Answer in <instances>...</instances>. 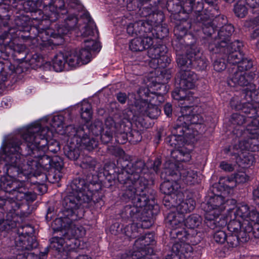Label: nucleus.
<instances>
[{
	"label": "nucleus",
	"instance_id": "1",
	"mask_svg": "<svg viewBox=\"0 0 259 259\" xmlns=\"http://www.w3.org/2000/svg\"><path fill=\"white\" fill-rule=\"evenodd\" d=\"M114 165L107 166L103 168V171L98 175H94L91 173L88 174L86 179H83L87 185L91 183H98L101 185L99 192L102 195V187L110 188L112 192L115 191L118 183L123 184L120 190L118 193L117 200L115 205L118 206L131 202L133 205L127 204L123 206L120 212V216L124 221L136 219L142 220L141 225L148 228L152 225L154 219L159 213V206L156 203L155 199L152 195L146 194L147 189L142 188L140 185H135L132 181H121L118 175L115 173L113 168Z\"/></svg>",
	"mask_w": 259,
	"mask_h": 259
},
{
	"label": "nucleus",
	"instance_id": "2",
	"mask_svg": "<svg viewBox=\"0 0 259 259\" xmlns=\"http://www.w3.org/2000/svg\"><path fill=\"white\" fill-rule=\"evenodd\" d=\"M100 189L99 183H91L88 186L83 179L79 177L74 179L67 186V194L63 201L62 216L55 219L51 223L53 233H62L65 237L71 236L78 239L82 238L85 235L84 228L73 223L83 218L85 208L101 209L104 201L99 192Z\"/></svg>",
	"mask_w": 259,
	"mask_h": 259
},
{
	"label": "nucleus",
	"instance_id": "3",
	"mask_svg": "<svg viewBox=\"0 0 259 259\" xmlns=\"http://www.w3.org/2000/svg\"><path fill=\"white\" fill-rule=\"evenodd\" d=\"M116 154L119 156L116 164L107 162L105 164L104 168L114 164L115 173L121 181L125 180L132 181L136 185H140L142 189H147L148 186L153 184L155 175L160 172L162 166L161 156L151 157L145 162L141 159H134L133 156L126 155L121 148L116 149Z\"/></svg>",
	"mask_w": 259,
	"mask_h": 259
},
{
	"label": "nucleus",
	"instance_id": "4",
	"mask_svg": "<svg viewBox=\"0 0 259 259\" xmlns=\"http://www.w3.org/2000/svg\"><path fill=\"white\" fill-rule=\"evenodd\" d=\"M220 3V0H195L192 2V11L187 20L196 33L201 30L210 34L213 32V25L226 22V16L221 14Z\"/></svg>",
	"mask_w": 259,
	"mask_h": 259
},
{
	"label": "nucleus",
	"instance_id": "5",
	"mask_svg": "<svg viewBox=\"0 0 259 259\" xmlns=\"http://www.w3.org/2000/svg\"><path fill=\"white\" fill-rule=\"evenodd\" d=\"M20 218L16 214L9 213L7 219L0 221V230L8 231L11 229L18 227L17 235L15 238V244L19 253L16 259H46L47 254L40 252L39 255L32 251L38 246V243L33 236L34 230L29 225L20 226L18 222Z\"/></svg>",
	"mask_w": 259,
	"mask_h": 259
},
{
	"label": "nucleus",
	"instance_id": "6",
	"mask_svg": "<svg viewBox=\"0 0 259 259\" xmlns=\"http://www.w3.org/2000/svg\"><path fill=\"white\" fill-rule=\"evenodd\" d=\"M192 24L175 25L171 45L176 52V62L179 71L191 70L193 57L199 52L196 34L189 31Z\"/></svg>",
	"mask_w": 259,
	"mask_h": 259
},
{
	"label": "nucleus",
	"instance_id": "7",
	"mask_svg": "<svg viewBox=\"0 0 259 259\" xmlns=\"http://www.w3.org/2000/svg\"><path fill=\"white\" fill-rule=\"evenodd\" d=\"M227 22V20L220 25H213V32L210 34L202 31L206 36L202 37L200 42L205 50L213 53L223 52L228 54L235 49L243 47V42L239 40L229 44L235 29L232 24Z\"/></svg>",
	"mask_w": 259,
	"mask_h": 259
},
{
	"label": "nucleus",
	"instance_id": "8",
	"mask_svg": "<svg viewBox=\"0 0 259 259\" xmlns=\"http://www.w3.org/2000/svg\"><path fill=\"white\" fill-rule=\"evenodd\" d=\"M202 217L195 213L184 219V225L188 228L186 232L188 235L183 239L182 243H174L171 253L167 254L164 259H188L193 254V245L199 243L202 240L204 234L198 230L202 225Z\"/></svg>",
	"mask_w": 259,
	"mask_h": 259
},
{
	"label": "nucleus",
	"instance_id": "9",
	"mask_svg": "<svg viewBox=\"0 0 259 259\" xmlns=\"http://www.w3.org/2000/svg\"><path fill=\"white\" fill-rule=\"evenodd\" d=\"M242 49H235L227 54L230 64L237 66L236 70L227 78V84L230 87L251 85L257 75L256 71L247 72L253 68V63L252 59L243 53Z\"/></svg>",
	"mask_w": 259,
	"mask_h": 259
},
{
	"label": "nucleus",
	"instance_id": "10",
	"mask_svg": "<svg viewBox=\"0 0 259 259\" xmlns=\"http://www.w3.org/2000/svg\"><path fill=\"white\" fill-rule=\"evenodd\" d=\"M153 44V39L147 33L132 39L129 42V49L133 52H142L148 49V55L151 58L149 65L151 68L166 67L171 62L167 47L161 44L152 46Z\"/></svg>",
	"mask_w": 259,
	"mask_h": 259
},
{
	"label": "nucleus",
	"instance_id": "11",
	"mask_svg": "<svg viewBox=\"0 0 259 259\" xmlns=\"http://www.w3.org/2000/svg\"><path fill=\"white\" fill-rule=\"evenodd\" d=\"M193 106L184 105L181 109V115L180 116L171 130L172 136L170 142L179 141L181 144L184 143L187 139H193L195 134L193 125L201 124L203 118L198 113H195Z\"/></svg>",
	"mask_w": 259,
	"mask_h": 259
},
{
	"label": "nucleus",
	"instance_id": "12",
	"mask_svg": "<svg viewBox=\"0 0 259 259\" xmlns=\"http://www.w3.org/2000/svg\"><path fill=\"white\" fill-rule=\"evenodd\" d=\"M142 227L139 225L138 228L141 229L139 235L135 238L134 247L133 250L126 251L123 253H119L118 257L120 259H158L152 255L153 248L152 245L155 243L154 234L144 229L150 228Z\"/></svg>",
	"mask_w": 259,
	"mask_h": 259
},
{
	"label": "nucleus",
	"instance_id": "13",
	"mask_svg": "<svg viewBox=\"0 0 259 259\" xmlns=\"http://www.w3.org/2000/svg\"><path fill=\"white\" fill-rule=\"evenodd\" d=\"M220 183L219 180V182L212 186L206 197V203L202 205L205 211L219 212L221 214L224 210L230 211L233 208L236 200L227 198L232 193L229 190H227V187L224 184Z\"/></svg>",
	"mask_w": 259,
	"mask_h": 259
},
{
	"label": "nucleus",
	"instance_id": "14",
	"mask_svg": "<svg viewBox=\"0 0 259 259\" xmlns=\"http://www.w3.org/2000/svg\"><path fill=\"white\" fill-rule=\"evenodd\" d=\"M60 236H54L50 239V254L56 259H66L72 251L80 249V240L71 236L65 237L60 233Z\"/></svg>",
	"mask_w": 259,
	"mask_h": 259
},
{
	"label": "nucleus",
	"instance_id": "15",
	"mask_svg": "<svg viewBox=\"0 0 259 259\" xmlns=\"http://www.w3.org/2000/svg\"><path fill=\"white\" fill-rule=\"evenodd\" d=\"M246 135L233 140L231 144L240 151H259V119H253L246 127Z\"/></svg>",
	"mask_w": 259,
	"mask_h": 259
},
{
	"label": "nucleus",
	"instance_id": "16",
	"mask_svg": "<svg viewBox=\"0 0 259 259\" xmlns=\"http://www.w3.org/2000/svg\"><path fill=\"white\" fill-rule=\"evenodd\" d=\"M195 0H162L163 6H166L167 10L171 14L170 19L175 25L188 23L187 20L192 11V2Z\"/></svg>",
	"mask_w": 259,
	"mask_h": 259
},
{
	"label": "nucleus",
	"instance_id": "17",
	"mask_svg": "<svg viewBox=\"0 0 259 259\" xmlns=\"http://www.w3.org/2000/svg\"><path fill=\"white\" fill-rule=\"evenodd\" d=\"M84 135L80 136L84 138V141L81 142L78 141L77 138L74 137H66L68 143L63 147V150L65 155L70 160L77 161L80 156L81 149L87 150L89 152L92 151L98 146V141L95 138L91 139L84 132Z\"/></svg>",
	"mask_w": 259,
	"mask_h": 259
},
{
	"label": "nucleus",
	"instance_id": "18",
	"mask_svg": "<svg viewBox=\"0 0 259 259\" xmlns=\"http://www.w3.org/2000/svg\"><path fill=\"white\" fill-rule=\"evenodd\" d=\"M80 21H82V20L80 19V15L78 18L76 14L73 13L68 15L62 23L56 24L54 28L52 24L53 22H50V37L60 40V42L54 43L50 38V47L52 45L58 46L61 44L64 41L65 35L76 28L81 27V24L79 23Z\"/></svg>",
	"mask_w": 259,
	"mask_h": 259
},
{
	"label": "nucleus",
	"instance_id": "19",
	"mask_svg": "<svg viewBox=\"0 0 259 259\" xmlns=\"http://www.w3.org/2000/svg\"><path fill=\"white\" fill-rule=\"evenodd\" d=\"M185 215L177 211H170L164 219V222L167 227L170 229L169 235L171 239L174 240V243H182L183 239L186 238L188 234L186 230L182 227L184 224Z\"/></svg>",
	"mask_w": 259,
	"mask_h": 259
},
{
	"label": "nucleus",
	"instance_id": "20",
	"mask_svg": "<svg viewBox=\"0 0 259 259\" xmlns=\"http://www.w3.org/2000/svg\"><path fill=\"white\" fill-rule=\"evenodd\" d=\"M171 136L172 133H171V135L166 138L165 142L168 145L174 147L175 149L171 150L170 158L166 160L164 163L163 171L165 170V165L168 161L176 164L179 166V169H180L183 167V163L189 162L191 159V151L184 147V145L189 143L192 139H187L186 142L182 144L178 140L170 142L169 140Z\"/></svg>",
	"mask_w": 259,
	"mask_h": 259
},
{
	"label": "nucleus",
	"instance_id": "21",
	"mask_svg": "<svg viewBox=\"0 0 259 259\" xmlns=\"http://www.w3.org/2000/svg\"><path fill=\"white\" fill-rule=\"evenodd\" d=\"M161 1L162 0H132L127 4L126 8L132 19L135 14H137L145 18V20H142L147 21L156 7L166 9V6H163Z\"/></svg>",
	"mask_w": 259,
	"mask_h": 259
},
{
	"label": "nucleus",
	"instance_id": "22",
	"mask_svg": "<svg viewBox=\"0 0 259 259\" xmlns=\"http://www.w3.org/2000/svg\"><path fill=\"white\" fill-rule=\"evenodd\" d=\"M142 220H137L136 219L124 221L122 220L120 216V213L117 218V220L110 227L111 233L114 235L119 234H123L126 237L128 240H131L136 238L141 231V229L138 228L141 225Z\"/></svg>",
	"mask_w": 259,
	"mask_h": 259
},
{
	"label": "nucleus",
	"instance_id": "23",
	"mask_svg": "<svg viewBox=\"0 0 259 259\" xmlns=\"http://www.w3.org/2000/svg\"><path fill=\"white\" fill-rule=\"evenodd\" d=\"M67 7L78 11L84 9L79 0H50V22L63 19L68 12Z\"/></svg>",
	"mask_w": 259,
	"mask_h": 259
},
{
	"label": "nucleus",
	"instance_id": "24",
	"mask_svg": "<svg viewBox=\"0 0 259 259\" xmlns=\"http://www.w3.org/2000/svg\"><path fill=\"white\" fill-rule=\"evenodd\" d=\"M247 220H242L235 217L231 218L227 224V229L229 232V241L232 246L241 245L249 241L248 235H246Z\"/></svg>",
	"mask_w": 259,
	"mask_h": 259
},
{
	"label": "nucleus",
	"instance_id": "25",
	"mask_svg": "<svg viewBox=\"0 0 259 259\" xmlns=\"http://www.w3.org/2000/svg\"><path fill=\"white\" fill-rule=\"evenodd\" d=\"M65 117L61 114H58L53 116L52 118L51 122H50V127H52L54 128L55 131L61 135H64L65 137H77V141H83L84 138L83 137L80 139V136L84 135V131L82 127H75L74 124H70L65 126ZM50 132L51 128H50Z\"/></svg>",
	"mask_w": 259,
	"mask_h": 259
},
{
	"label": "nucleus",
	"instance_id": "26",
	"mask_svg": "<svg viewBox=\"0 0 259 259\" xmlns=\"http://www.w3.org/2000/svg\"><path fill=\"white\" fill-rule=\"evenodd\" d=\"M167 177H176L184 188L183 184L186 185H194L197 179V172L190 169H179V166L176 164L168 161L165 165L163 171Z\"/></svg>",
	"mask_w": 259,
	"mask_h": 259
},
{
	"label": "nucleus",
	"instance_id": "27",
	"mask_svg": "<svg viewBox=\"0 0 259 259\" xmlns=\"http://www.w3.org/2000/svg\"><path fill=\"white\" fill-rule=\"evenodd\" d=\"M227 158H229L232 163L244 168L248 167L255 162L252 154L247 151H240V149L234 148L231 144L223 149Z\"/></svg>",
	"mask_w": 259,
	"mask_h": 259
},
{
	"label": "nucleus",
	"instance_id": "28",
	"mask_svg": "<svg viewBox=\"0 0 259 259\" xmlns=\"http://www.w3.org/2000/svg\"><path fill=\"white\" fill-rule=\"evenodd\" d=\"M171 177L170 180L164 181L160 186V192L165 195L163 199V203L167 208H170L174 206L175 197L177 196L180 189L182 188L178 178Z\"/></svg>",
	"mask_w": 259,
	"mask_h": 259
},
{
	"label": "nucleus",
	"instance_id": "29",
	"mask_svg": "<svg viewBox=\"0 0 259 259\" xmlns=\"http://www.w3.org/2000/svg\"><path fill=\"white\" fill-rule=\"evenodd\" d=\"M141 114L146 115L149 119H156L161 113V109L158 106L149 102L148 99L142 96V91L138 92L135 97V106Z\"/></svg>",
	"mask_w": 259,
	"mask_h": 259
},
{
	"label": "nucleus",
	"instance_id": "30",
	"mask_svg": "<svg viewBox=\"0 0 259 259\" xmlns=\"http://www.w3.org/2000/svg\"><path fill=\"white\" fill-rule=\"evenodd\" d=\"M255 118H257L256 115L249 118L246 114L243 115L238 113H233L230 119L232 124L235 125L232 132L233 140L246 135V126Z\"/></svg>",
	"mask_w": 259,
	"mask_h": 259
},
{
	"label": "nucleus",
	"instance_id": "31",
	"mask_svg": "<svg viewBox=\"0 0 259 259\" xmlns=\"http://www.w3.org/2000/svg\"><path fill=\"white\" fill-rule=\"evenodd\" d=\"M70 58H69V65L76 67L89 63L91 61V52L84 48L79 50L74 49L69 51Z\"/></svg>",
	"mask_w": 259,
	"mask_h": 259
},
{
	"label": "nucleus",
	"instance_id": "32",
	"mask_svg": "<svg viewBox=\"0 0 259 259\" xmlns=\"http://www.w3.org/2000/svg\"><path fill=\"white\" fill-rule=\"evenodd\" d=\"M241 98L242 97L237 95L232 97L230 100V107L233 110L246 114L249 118L253 117L254 113H256L255 108H253V103L247 101L244 102Z\"/></svg>",
	"mask_w": 259,
	"mask_h": 259
},
{
	"label": "nucleus",
	"instance_id": "33",
	"mask_svg": "<svg viewBox=\"0 0 259 259\" xmlns=\"http://www.w3.org/2000/svg\"><path fill=\"white\" fill-rule=\"evenodd\" d=\"M36 196L35 193L27 192L24 187V189H19L17 192V195L12 202L11 207L13 210L21 208L23 211L24 208L28 207L27 202L33 201L36 199Z\"/></svg>",
	"mask_w": 259,
	"mask_h": 259
},
{
	"label": "nucleus",
	"instance_id": "34",
	"mask_svg": "<svg viewBox=\"0 0 259 259\" xmlns=\"http://www.w3.org/2000/svg\"><path fill=\"white\" fill-rule=\"evenodd\" d=\"M63 167V159L61 157L58 155H50V179L53 176L50 183L58 182L61 180L62 177L61 171Z\"/></svg>",
	"mask_w": 259,
	"mask_h": 259
},
{
	"label": "nucleus",
	"instance_id": "35",
	"mask_svg": "<svg viewBox=\"0 0 259 259\" xmlns=\"http://www.w3.org/2000/svg\"><path fill=\"white\" fill-rule=\"evenodd\" d=\"M242 87H246L242 90L241 97L247 101L249 102H253L255 104H253V108H255L256 113H254L257 118L254 119H259V87L255 88V85L254 81H252L251 85H243Z\"/></svg>",
	"mask_w": 259,
	"mask_h": 259
},
{
	"label": "nucleus",
	"instance_id": "36",
	"mask_svg": "<svg viewBox=\"0 0 259 259\" xmlns=\"http://www.w3.org/2000/svg\"><path fill=\"white\" fill-rule=\"evenodd\" d=\"M167 66H166V67ZM164 68H157L156 69H162L160 75L156 77L155 81H153L154 90L155 92L159 93L160 95H166L168 91L167 83L171 78L170 71Z\"/></svg>",
	"mask_w": 259,
	"mask_h": 259
},
{
	"label": "nucleus",
	"instance_id": "37",
	"mask_svg": "<svg viewBox=\"0 0 259 259\" xmlns=\"http://www.w3.org/2000/svg\"><path fill=\"white\" fill-rule=\"evenodd\" d=\"M249 179V177L244 172H239L234 174L230 177H221L220 180L221 183L224 184L227 187V190H229L232 193L234 188L237 184L244 183Z\"/></svg>",
	"mask_w": 259,
	"mask_h": 259
},
{
	"label": "nucleus",
	"instance_id": "38",
	"mask_svg": "<svg viewBox=\"0 0 259 259\" xmlns=\"http://www.w3.org/2000/svg\"><path fill=\"white\" fill-rule=\"evenodd\" d=\"M126 32L129 36H140L147 34L150 31L151 26L142 20H139L134 23H130L126 26Z\"/></svg>",
	"mask_w": 259,
	"mask_h": 259
},
{
	"label": "nucleus",
	"instance_id": "39",
	"mask_svg": "<svg viewBox=\"0 0 259 259\" xmlns=\"http://www.w3.org/2000/svg\"><path fill=\"white\" fill-rule=\"evenodd\" d=\"M179 86L184 89L191 90L195 88L198 79L197 75L192 70L179 71Z\"/></svg>",
	"mask_w": 259,
	"mask_h": 259
},
{
	"label": "nucleus",
	"instance_id": "40",
	"mask_svg": "<svg viewBox=\"0 0 259 259\" xmlns=\"http://www.w3.org/2000/svg\"><path fill=\"white\" fill-rule=\"evenodd\" d=\"M70 56V53L68 51L64 53L59 52L57 54L52 60V64L50 62V70L52 68L56 72H61L65 68L66 65L72 68L73 67L69 65L68 61Z\"/></svg>",
	"mask_w": 259,
	"mask_h": 259
},
{
	"label": "nucleus",
	"instance_id": "41",
	"mask_svg": "<svg viewBox=\"0 0 259 259\" xmlns=\"http://www.w3.org/2000/svg\"><path fill=\"white\" fill-rule=\"evenodd\" d=\"M80 19L82 20L84 24L82 35L84 37L89 36H94L96 32L99 35V31L97 26L92 18L90 13L88 11H84L80 15Z\"/></svg>",
	"mask_w": 259,
	"mask_h": 259
},
{
	"label": "nucleus",
	"instance_id": "42",
	"mask_svg": "<svg viewBox=\"0 0 259 259\" xmlns=\"http://www.w3.org/2000/svg\"><path fill=\"white\" fill-rule=\"evenodd\" d=\"M205 212L203 223L204 227H206L207 228L214 230L227 224V222H225L224 220L221 221L222 217H220L221 214H220L219 212L212 211Z\"/></svg>",
	"mask_w": 259,
	"mask_h": 259
},
{
	"label": "nucleus",
	"instance_id": "43",
	"mask_svg": "<svg viewBox=\"0 0 259 259\" xmlns=\"http://www.w3.org/2000/svg\"><path fill=\"white\" fill-rule=\"evenodd\" d=\"M211 58L214 57L213 56L215 55V59L213 62V69L219 72H221L226 69L227 66V63L230 64L228 61V57L227 54L223 52L214 53L209 51Z\"/></svg>",
	"mask_w": 259,
	"mask_h": 259
},
{
	"label": "nucleus",
	"instance_id": "44",
	"mask_svg": "<svg viewBox=\"0 0 259 259\" xmlns=\"http://www.w3.org/2000/svg\"><path fill=\"white\" fill-rule=\"evenodd\" d=\"M192 92L188 89H184L183 88L176 87L171 92V97L175 100L178 101L183 106L185 101H190L193 98Z\"/></svg>",
	"mask_w": 259,
	"mask_h": 259
},
{
	"label": "nucleus",
	"instance_id": "45",
	"mask_svg": "<svg viewBox=\"0 0 259 259\" xmlns=\"http://www.w3.org/2000/svg\"><path fill=\"white\" fill-rule=\"evenodd\" d=\"M233 208L230 211H227L228 214L231 218L235 217V218H238L243 221L246 219L247 213L249 210V207L245 204H239L237 205V202L234 204Z\"/></svg>",
	"mask_w": 259,
	"mask_h": 259
},
{
	"label": "nucleus",
	"instance_id": "46",
	"mask_svg": "<svg viewBox=\"0 0 259 259\" xmlns=\"http://www.w3.org/2000/svg\"><path fill=\"white\" fill-rule=\"evenodd\" d=\"M168 33L169 29L165 24L157 25L154 26V27L151 26L150 31L147 32L148 36H150L152 39V37H153L160 40H162L168 36Z\"/></svg>",
	"mask_w": 259,
	"mask_h": 259
},
{
	"label": "nucleus",
	"instance_id": "47",
	"mask_svg": "<svg viewBox=\"0 0 259 259\" xmlns=\"http://www.w3.org/2000/svg\"><path fill=\"white\" fill-rule=\"evenodd\" d=\"M229 233L227 234L226 232L222 230L216 231L213 234V239L215 242L219 244H223L226 242L227 246H225L223 248V251L226 253L228 250H231L232 248L237 247L238 246H232L229 241Z\"/></svg>",
	"mask_w": 259,
	"mask_h": 259
},
{
	"label": "nucleus",
	"instance_id": "48",
	"mask_svg": "<svg viewBox=\"0 0 259 259\" xmlns=\"http://www.w3.org/2000/svg\"><path fill=\"white\" fill-rule=\"evenodd\" d=\"M85 126V132L91 139L93 138L90 137L89 134L90 133L95 136L98 137L101 135L104 129L103 123L98 119H96L91 124L89 123Z\"/></svg>",
	"mask_w": 259,
	"mask_h": 259
},
{
	"label": "nucleus",
	"instance_id": "49",
	"mask_svg": "<svg viewBox=\"0 0 259 259\" xmlns=\"http://www.w3.org/2000/svg\"><path fill=\"white\" fill-rule=\"evenodd\" d=\"M128 137V142L132 144H136L142 139V132L136 128L131 123L125 124Z\"/></svg>",
	"mask_w": 259,
	"mask_h": 259
},
{
	"label": "nucleus",
	"instance_id": "50",
	"mask_svg": "<svg viewBox=\"0 0 259 259\" xmlns=\"http://www.w3.org/2000/svg\"><path fill=\"white\" fill-rule=\"evenodd\" d=\"M165 95H160L159 93L155 92H151L148 89L146 90L145 89L143 93L142 92V96H143L144 98L148 99L149 102L157 106L164 102Z\"/></svg>",
	"mask_w": 259,
	"mask_h": 259
},
{
	"label": "nucleus",
	"instance_id": "51",
	"mask_svg": "<svg viewBox=\"0 0 259 259\" xmlns=\"http://www.w3.org/2000/svg\"><path fill=\"white\" fill-rule=\"evenodd\" d=\"M195 205L196 202L193 198H187L180 203L177 207L176 211L185 215V213L193 211L195 208Z\"/></svg>",
	"mask_w": 259,
	"mask_h": 259
},
{
	"label": "nucleus",
	"instance_id": "52",
	"mask_svg": "<svg viewBox=\"0 0 259 259\" xmlns=\"http://www.w3.org/2000/svg\"><path fill=\"white\" fill-rule=\"evenodd\" d=\"M97 164L96 160L91 156L85 155L83 156L80 159L76 162V164L79 165L87 171L94 170Z\"/></svg>",
	"mask_w": 259,
	"mask_h": 259
},
{
	"label": "nucleus",
	"instance_id": "53",
	"mask_svg": "<svg viewBox=\"0 0 259 259\" xmlns=\"http://www.w3.org/2000/svg\"><path fill=\"white\" fill-rule=\"evenodd\" d=\"M93 116L92 108L90 104L82 106L80 108V117L83 124L75 127H82L85 131V125L90 123Z\"/></svg>",
	"mask_w": 259,
	"mask_h": 259
},
{
	"label": "nucleus",
	"instance_id": "54",
	"mask_svg": "<svg viewBox=\"0 0 259 259\" xmlns=\"http://www.w3.org/2000/svg\"><path fill=\"white\" fill-rule=\"evenodd\" d=\"M135 99H134V104L128 108L124 109L122 111L123 118L127 121L126 124H129L130 123L133 124V122L138 114H141V112L139 111L137 108L135 107Z\"/></svg>",
	"mask_w": 259,
	"mask_h": 259
},
{
	"label": "nucleus",
	"instance_id": "55",
	"mask_svg": "<svg viewBox=\"0 0 259 259\" xmlns=\"http://www.w3.org/2000/svg\"><path fill=\"white\" fill-rule=\"evenodd\" d=\"M199 49L198 52L195 53V55L192 59V69H195L198 71L203 70L206 68L208 65V61L203 56H199L200 54V48L198 47Z\"/></svg>",
	"mask_w": 259,
	"mask_h": 259
},
{
	"label": "nucleus",
	"instance_id": "56",
	"mask_svg": "<svg viewBox=\"0 0 259 259\" xmlns=\"http://www.w3.org/2000/svg\"><path fill=\"white\" fill-rule=\"evenodd\" d=\"M142 115L138 114L133 122V125L141 131H143L144 128H149L152 127L153 123L146 115Z\"/></svg>",
	"mask_w": 259,
	"mask_h": 259
},
{
	"label": "nucleus",
	"instance_id": "57",
	"mask_svg": "<svg viewBox=\"0 0 259 259\" xmlns=\"http://www.w3.org/2000/svg\"><path fill=\"white\" fill-rule=\"evenodd\" d=\"M165 16L163 12L157 9V7L154 10L153 13L149 16V18L147 19V21H144L147 22L152 27L157 25L162 24L164 21Z\"/></svg>",
	"mask_w": 259,
	"mask_h": 259
},
{
	"label": "nucleus",
	"instance_id": "58",
	"mask_svg": "<svg viewBox=\"0 0 259 259\" xmlns=\"http://www.w3.org/2000/svg\"><path fill=\"white\" fill-rule=\"evenodd\" d=\"M246 234L248 235L249 240L252 238H259V223L257 222L251 224V222H246Z\"/></svg>",
	"mask_w": 259,
	"mask_h": 259
},
{
	"label": "nucleus",
	"instance_id": "59",
	"mask_svg": "<svg viewBox=\"0 0 259 259\" xmlns=\"http://www.w3.org/2000/svg\"><path fill=\"white\" fill-rule=\"evenodd\" d=\"M120 128H122V130L115 135V142L118 144H124L128 141V134L125 124H121Z\"/></svg>",
	"mask_w": 259,
	"mask_h": 259
},
{
	"label": "nucleus",
	"instance_id": "60",
	"mask_svg": "<svg viewBox=\"0 0 259 259\" xmlns=\"http://www.w3.org/2000/svg\"><path fill=\"white\" fill-rule=\"evenodd\" d=\"M105 122L106 124V131H104V130L101 135H99L100 136L101 141L103 144H108L113 139V131L111 130L110 127H108V119H107Z\"/></svg>",
	"mask_w": 259,
	"mask_h": 259
},
{
	"label": "nucleus",
	"instance_id": "61",
	"mask_svg": "<svg viewBox=\"0 0 259 259\" xmlns=\"http://www.w3.org/2000/svg\"><path fill=\"white\" fill-rule=\"evenodd\" d=\"M84 48L91 52H99L101 49V46L99 42L93 39H87L84 40Z\"/></svg>",
	"mask_w": 259,
	"mask_h": 259
},
{
	"label": "nucleus",
	"instance_id": "62",
	"mask_svg": "<svg viewBox=\"0 0 259 259\" xmlns=\"http://www.w3.org/2000/svg\"><path fill=\"white\" fill-rule=\"evenodd\" d=\"M237 2L234 7V12L235 15L239 18H244L248 13V9L244 4Z\"/></svg>",
	"mask_w": 259,
	"mask_h": 259
},
{
	"label": "nucleus",
	"instance_id": "63",
	"mask_svg": "<svg viewBox=\"0 0 259 259\" xmlns=\"http://www.w3.org/2000/svg\"><path fill=\"white\" fill-rule=\"evenodd\" d=\"M247 214V216H246V219L245 220L251 222V224H254V223H255V221H257L259 219V212L256 209H252L250 210L249 208Z\"/></svg>",
	"mask_w": 259,
	"mask_h": 259
},
{
	"label": "nucleus",
	"instance_id": "64",
	"mask_svg": "<svg viewBox=\"0 0 259 259\" xmlns=\"http://www.w3.org/2000/svg\"><path fill=\"white\" fill-rule=\"evenodd\" d=\"M61 145L59 141L50 138V152L56 154L60 150Z\"/></svg>",
	"mask_w": 259,
	"mask_h": 259
}]
</instances>
